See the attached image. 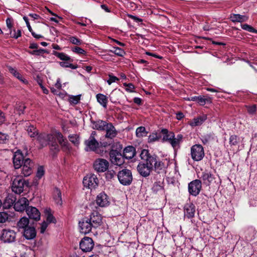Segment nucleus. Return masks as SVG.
Returning <instances> with one entry per match:
<instances>
[{"mask_svg":"<svg viewBox=\"0 0 257 257\" xmlns=\"http://www.w3.org/2000/svg\"><path fill=\"white\" fill-rule=\"evenodd\" d=\"M214 139L213 134L210 133L201 136V140L204 145H207Z\"/></svg>","mask_w":257,"mask_h":257,"instance_id":"nucleus-44","label":"nucleus"},{"mask_svg":"<svg viewBox=\"0 0 257 257\" xmlns=\"http://www.w3.org/2000/svg\"><path fill=\"white\" fill-rule=\"evenodd\" d=\"M207 116L203 115L193 118L190 121L189 124L192 126H196L201 125L206 119Z\"/></svg>","mask_w":257,"mask_h":257,"instance_id":"nucleus-29","label":"nucleus"},{"mask_svg":"<svg viewBox=\"0 0 257 257\" xmlns=\"http://www.w3.org/2000/svg\"><path fill=\"white\" fill-rule=\"evenodd\" d=\"M163 184V182L161 181L155 182L152 188V191L156 194L163 193L164 192Z\"/></svg>","mask_w":257,"mask_h":257,"instance_id":"nucleus-28","label":"nucleus"},{"mask_svg":"<svg viewBox=\"0 0 257 257\" xmlns=\"http://www.w3.org/2000/svg\"><path fill=\"white\" fill-rule=\"evenodd\" d=\"M8 69L11 74H12L15 77H16L19 80L21 81L23 83H24V84L28 83V81L24 79L22 75L19 72H18L16 69L13 68L11 66H8Z\"/></svg>","mask_w":257,"mask_h":257,"instance_id":"nucleus-31","label":"nucleus"},{"mask_svg":"<svg viewBox=\"0 0 257 257\" xmlns=\"http://www.w3.org/2000/svg\"><path fill=\"white\" fill-rule=\"evenodd\" d=\"M109 198L104 192L100 193L96 197V203L100 207H106L109 204Z\"/></svg>","mask_w":257,"mask_h":257,"instance_id":"nucleus-18","label":"nucleus"},{"mask_svg":"<svg viewBox=\"0 0 257 257\" xmlns=\"http://www.w3.org/2000/svg\"><path fill=\"white\" fill-rule=\"evenodd\" d=\"M88 219L93 228H96L102 224V217L97 212H92Z\"/></svg>","mask_w":257,"mask_h":257,"instance_id":"nucleus-14","label":"nucleus"},{"mask_svg":"<svg viewBox=\"0 0 257 257\" xmlns=\"http://www.w3.org/2000/svg\"><path fill=\"white\" fill-rule=\"evenodd\" d=\"M29 200L25 197L20 198L14 204V208L16 211L23 212L26 211L27 208L29 206Z\"/></svg>","mask_w":257,"mask_h":257,"instance_id":"nucleus-15","label":"nucleus"},{"mask_svg":"<svg viewBox=\"0 0 257 257\" xmlns=\"http://www.w3.org/2000/svg\"><path fill=\"white\" fill-rule=\"evenodd\" d=\"M10 215L6 212H0V223H4L9 220Z\"/></svg>","mask_w":257,"mask_h":257,"instance_id":"nucleus-49","label":"nucleus"},{"mask_svg":"<svg viewBox=\"0 0 257 257\" xmlns=\"http://www.w3.org/2000/svg\"><path fill=\"white\" fill-rule=\"evenodd\" d=\"M29 219L26 217L21 218L17 223V226L19 228L25 229L28 227Z\"/></svg>","mask_w":257,"mask_h":257,"instance_id":"nucleus-41","label":"nucleus"},{"mask_svg":"<svg viewBox=\"0 0 257 257\" xmlns=\"http://www.w3.org/2000/svg\"><path fill=\"white\" fill-rule=\"evenodd\" d=\"M54 199L55 202L58 205H61L62 203V200L61 198V193L60 190L56 188L54 190Z\"/></svg>","mask_w":257,"mask_h":257,"instance_id":"nucleus-43","label":"nucleus"},{"mask_svg":"<svg viewBox=\"0 0 257 257\" xmlns=\"http://www.w3.org/2000/svg\"><path fill=\"white\" fill-rule=\"evenodd\" d=\"M48 145L50 147L51 150L56 152L59 151V146L56 142V132L53 134H47Z\"/></svg>","mask_w":257,"mask_h":257,"instance_id":"nucleus-20","label":"nucleus"},{"mask_svg":"<svg viewBox=\"0 0 257 257\" xmlns=\"http://www.w3.org/2000/svg\"><path fill=\"white\" fill-rule=\"evenodd\" d=\"M37 140L39 143L41 148L47 146L48 145L47 134L42 133L39 135L38 134Z\"/></svg>","mask_w":257,"mask_h":257,"instance_id":"nucleus-30","label":"nucleus"},{"mask_svg":"<svg viewBox=\"0 0 257 257\" xmlns=\"http://www.w3.org/2000/svg\"><path fill=\"white\" fill-rule=\"evenodd\" d=\"M72 51L74 52H75L76 53L79 54H83L85 53V51L81 48L80 47H75L72 49Z\"/></svg>","mask_w":257,"mask_h":257,"instance_id":"nucleus-61","label":"nucleus"},{"mask_svg":"<svg viewBox=\"0 0 257 257\" xmlns=\"http://www.w3.org/2000/svg\"><path fill=\"white\" fill-rule=\"evenodd\" d=\"M83 183L85 187H87L89 189H95L98 186V180L95 175L90 174L84 177Z\"/></svg>","mask_w":257,"mask_h":257,"instance_id":"nucleus-7","label":"nucleus"},{"mask_svg":"<svg viewBox=\"0 0 257 257\" xmlns=\"http://www.w3.org/2000/svg\"><path fill=\"white\" fill-rule=\"evenodd\" d=\"M104 131H106L105 137L111 140L117 135V132L111 123H108Z\"/></svg>","mask_w":257,"mask_h":257,"instance_id":"nucleus-25","label":"nucleus"},{"mask_svg":"<svg viewBox=\"0 0 257 257\" xmlns=\"http://www.w3.org/2000/svg\"><path fill=\"white\" fill-rule=\"evenodd\" d=\"M70 42L72 44L76 45H80L82 43V40L78 39L75 37H71L70 38Z\"/></svg>","mask_w":257,"mask_h":257,"instance_id":"nucleus-55","label":"nucleus"},{"mask_svg":"<svg viewBox=\"0 0 257 257\" xmlns=\"http://www.w3.org/2000/svg\"><path fill=\"white\" fill-rule=\"evenodd\" d=\"M26 212L29 219L36 221L40 220L41 213L37 208L33 206H28L26 209Z\"/></svg>","mask_w":257,"mask_h":257,"instance_id":"nucleus-16","label":"nucleus"},{"mask_svg":"<svg viewBox=\"0 0 257 257\" xmlns=\"http://www.w3.org/2000/svg\"><path fill=\"white\" fill-rule=\"evenodd\" d=\"M25 108L26 106L22 103H17L16 109L18 111L19 114L24 113V111Z\"/></svg>","mask_w":257,"mask_h":257,"instance_id":"nucleus-53","label":"nucleus"},{"mask_svg":"<svg viewBox=\"0 0 257 257\" xmlns=\"http://www.w3.org/2000/svg\"><path fill=\"white\" fill-rule=\"evenodd\" d=\"M117 178L121 184L125 186L130 185L133 181L132 171L127 169H122L118 172Z\"/></svg>","mask_w":257,"mask_h":257,"instance_id":"nucleus-2","label":"nucleus"},{"mask_svg":"<svg viewBox=\"0 0 257 257\" xmlns=\"http://www.w3.org/2000/svg\"><path fill=\"white\" fill-rule=\"evenodd\" d=\"M160 133H162L163 135H164L163 138V141L164 142H168L170 143L171 139H173L174 137V133L173 132H169L168 130L165 128L162 129Z\"/></svg>","mask_w":257,"mask_h":257,"instance_id":"nucleus-34","label":"nucleus"},{"mask_svg":"<svg viewBox=\"0 0 257 257\" xmlns=\"http://www.w3.org/2000/svg\"><path fill=\"white\" fill-rule=\"evenodd\" d=\"M109 157L111 163L114 165L120 166L124 163L123 155L117 150L111 149L109 152Z\"/></svg>","mask_w":257,"mask_h":257,"instance_id":"nucleus-6","label":"nucleus"},{"mask_svg":"<svg viewBox=\"0 0 257 257\" xmlns=\"http://www.w3.org/2000/svg\"><path fill=\"white\" fill-rule=\"evenodd\" d=\"M33 166L34 163L29 158L25 159L24 163L20 168L22 174L25 177L30 175L33 172Z\"/></svg>","mask_w":257,"mask_h":257,"instance_id":"nucleus-13","label":"nucleus"},{"mask_svg":"<svg viewBox=\"0 0 257 257\" xmlns=\"http://www.w3.org/2000/svg\"><path fill=\"white\" fill-rule=\"evenodd\" d=\"M188 192L194 196L198 195L201 189V181L198 179H195L188 184Z\"/></svg>","mask_w":257,"mask_h":257,"instance_id":"nucleus-8","label":"nucleus"},{"mask_svg":"<svg viewBox=\"0 0 257 257\" xmlns=\"http://www.w3.org/2000/svg\"><path fill=\"white\" fill-rule=\"evenodd\" d=\"M161 138V133L157 132H153L151 133L148 137V143H153L155 142L158 141Z\"/></svg>","mask_w":257,"mask_h":257,"instance_id":"nucleus-38","label":"nucleus"},{"mask_svg":"<svg viewBox=\"0 0 257 257\" xmlns=\"http://www.w3.org/2000/svg\"><path fill=\"white\" fill-rule=\"evenodd\" d=\"M166 167L164 162L158 160H157V163H155V165L153 166V169L155 172L157 173H161L165 171Z\"/></svg>","mask_w":257,"mask_h":257,"instance_id":"nucleus-33","label":"nucleus"},{"mask_svg":"<svg viewBox=\"0 0 257 257\" xmlns=\"http://www.w3.org/2000/svg\"><path fill=\"white\" fill-rule=\"evenodd\" d=\"M124 85L125 86H127V88H126V91H129V92H133L134 89H135V86L132 83H128V84H124Z\"/></svg>","mask_w":257,"mask_h":257,"instance_id":"nucleus-63","label":"nucleus"},{"mask_svg":"<svg viewBox=\"0 0 257 257\" xmlns=\"http://www.w3.org/2000/svg\"><path fill=\"white\" fill-rule=\"evenodd\" d=\"M197 102L201 105L205 104V96H198Z\"/></svg>","mask_w":257,"mask_h":257,"instance_id":"nucleus-64","label":"nucleus"},{"mask_svg":"<svg viewBox=\"0 0 257 257\" xmlns=\"http://www.w3.org/2000/svg\"><path fill=\"white\" fill-rule=\"evenodd\" d=\"M29 53L32 55L42 56L45 53H48V51L44 49H39L33 51H28Z\"/></svg>","mask_w":257,"mask_h":257,"instance_id":"nucleus-48","label":"nucleus"},{"mask_svg":"<svg viewBox=\"0 0 257 257\" xmlns=\"http://www.w3.org/2000/svg\"><path fill=\"white\" fill-rule=\"evenodd\" d=\"M45 213L46 215L47 222L49 223L56 222V219L50 212V209H45Z\"/></svg>","mask_w":257,"mask_h":257,"instance_id":"nucleus-46","label":"nucleus"},{"mask_svg":"<svg viewBox=\"0 0 257 257\" xmlns=\"http://www.w3.org/2000/svg\"><path fill=\"white\" fill-rule=\"evenodd\" d=\"M190 154L191 158L194 161L202 160L205 156L204 148L200 144L192 146L191 148Z\"/></svg>","mask_w":257,"mask_h":257,"instance_id":"nucleus-4","label":"nucleus"},{"mask_svg":"<svg viewBox=\"0 0 257 257\" xmlns=\"http://www.w3.org/2000/svg\"><path fill=\"white\" fill-rule=\"evenodd\" d=\"M136 153V148L132 146H129L124 149L123 156L124 159L130 160L135 156Z\"/></svg>","mask_w":257,"mask_h":257,"instance_id":"nucleus-23","label":"nucleus"},{"mask_svg":"<svg viewBox=\"0 0 257 257\" xmlns=\"http://www.w3.org/2000/svg\"><path fill=\"white\" fill-rule=\"evenodd\" d=\"M256 108L255 105H252L251 106H247V112L249 114H253L256 111Z\"/></svg>","mask_w":257,"mask_h":257,"instance_id":"nucleus-60","label":"nucleus"},{"mask_svg":"<svg viewBox=\"0 0 257 257\" xmlns=\"http://www.w3.org/2000/svg\"><path fill=\"white\" fill-rule=\"evenodd\" d=\"M16 232L11 229H3L0 234V240L4 243H12L16 240Z\"/></svg>","mask_w":257,"mask_h":257,"instance_id":"nucleus-5","label":"nucleus"},{"mask_svg":"<svg viewBox=\"0 0 257 257\" xmlns=\"http://www.w3.org/2000/svg\"><path fill=\"white\" fill-rule=\"evenodd\" d=\"M241 27L242 29L246 31L257 34V30L247 24H242L241 25Z\"/></svg>","mask_w":257,"mask_h":257,"instance_id":"nucleus-50","label":"nucleus"},{"mask_svg":"<svg viewBox=\"0 0 257 257\" xmlns=\"http://www.w3.org/2000/svg\"><path fill=\"white\" fill-rule=\"evenodd\" d=\"M28 124V123L27 124ZM25 129L31 138H34L38 135V131L36 127L32 125H26Z\"/></svg>","mask_w":257,"mask_h":257,"instance_id":"nucleus-36","label":"nucleus"},{"mask_svg":"<svg viewBox=\"0 0 257 257\" xmlns=\"http://www.w3.org/2000/svg\"><path fill=\"white\" fill-rule=\"evenodd\" d=\"M195 206L193 203H187L184 207V216L188 218H192L194 216Z\"/></svg>","mask_w":257,"mask_h":257,"instance_id":"nucleus-21","label":"nucleus"},{"mask_svg":"<svg viewBox=\"0 0 257 257\" xmlns=\"http://www.w3.org/2000/svg\"><path fill=\"white\" fill-rule=\"evenodd\" d=\"M56 140L62 147L67 148V141L65 139L62 134L60 132H56Z\"/></svg>","mask_w":257,"mask_h":257,"instance_id":"nucleus-39","label":"nucleus"},{"mask_svg":"<svg viewBox=\"0 0 257 257\" xmlns=\"http://www.w3.org/2000/svg\"><path fill=\"white\" fill-rule=\"evenodd\" d=\"M108 162L104 159H96L93 163L94 170L98 173L104 172L108 169Z\"/></svg>","mask_w":257,"mask_h":257,"instance_id":"nucleus-9","label":"nucleus"},{"mask_svg":"<svg viewBox=\"0 0 257 257\" xmlns=\"http://www.w3.org/2000/svg\"><path fill=\"white\" fill-rule=\"evenodd\" d=\"M7 34L10 35V37L12 38L17 39L22 36V32L21 29H18L16 30L15 28H13V29L9 31Z\"/></svg>","mask_w":257,"mask_h":257,"instance_id":"nucleus-42","label":"nucleus"},{"mask_svg":"<svg viewBox=\"0 0 257 257\" xmlns=\"http://www.w3.org/2000/svg\"><path fill=\"white\" fill-rule=\"evenodd\" d=\"M8 140V136L0 133V144H5Z\"/></svg>","mask_w":257,"mask_h":257,"instance_id":"nucleus-62","label":"nucleus"},{"mask_svg":"<svg viewBox=\"0 0 257 257\" xmlns=\"http://www.w3.org/2000/svg\"><path fill=\"white\" fill-rule=\"evenodd\" d=\"M230 20L233 22H243L247 20L248 18L245 16L239 14H232L230 16Z\"/></svg>","mask_w":257,"mask_h":257,"instance_id":"nucleus-37","label":"nucleus"},{"mask_svg":"<svg viewBox=\"0 0 257 257\" xmlns=\"http://www.w3.org/2000/svg\"><path fill=\"white\" fill-rule=\"evenodd\" d=\"M25 159L20 151H17L13 156V164L16 169H20L24 163Z\"/></svg>","mask_w":257,"mask_h":257,"instance_id":"nucleus-17","label":"nucleus"},{"mask_svg":"<svg viewBox=\"0 0 257 257\" xmlns=\"http://www.w3.org/2000/svg\"><path fill=\"white\" fill-rule=\"evenodd\" d=\"M148 132L144 126L138 127L136 131V135L138 138H142L147 136Z\"/></svg>","mask_w":257,"mask_h":257,"instance_id":"nucleus-45","label":"nucleus"},{"mask_svg":"<svg viewBox=\"0 0 257 257\" xmlns=\"http://www.w3.org/2000/svg\"><path fill=\"white\" fill-rule=\"evenodd\" d=\"M108 123L105 121L99 120L93 123V128L99 131H104Z\"/></svg>","mask_w":257,"mask_h":257,"instance_id":"nucleus-35","label":"nucleus"},{"mask_svg":"<svg viewBox=\"0 0 257 257\" xmlns=\"http://www.w3.org/2000/svg\"><path fill=\"white\" fill-rule=\"evenodd\" d=\"M6 25L8 29L7 31L8 32L9 31L11 30L13 28H14V20L11 18H8L6 20Z\"/></svg>","mask_w":257,"mask_h":257,"instance_id":"nucleus-52","label":"nucleus"},{"mask_svg":"<svg viewBox=\"0 0 257 257\" xmlns=\"http://www.w3.org/2000/svg\"><path fill=\"white\" fill-rule=\"evenodd\" d=\"M96 97L98 102L104 108H106L108 102L107 97L103 94L98 93L96 95Z\"/></svg>","mask_w":257,"mask_h":257,"instance_id":"nucleus-32","label":"nucleus"},{"mask_svg":"<svg viewBox=\"0 0 257 257\" xmlns=\"http://www.w3.org/2000/svg\"><path fill=\"white\" fill-rule=\"evenodd\" d=\"M24 236L27 239H32L36 236V231L35 227L28 226L24 229Z\"/></svg>","mask_w":257,"mask_h":257,"instance_id":"nucleus-26","label":"nucleus"},{"mask_svg":"<svg viewBox=\"0 0 257 257\" xmlns=\"http://www.w3.org/2000/svg\"><path fill=\"white\" fill-rule=\"evenodd\" d=\"M183 136L181 134H178L176 137L174 135L173 139H172L169 143L174 150L178 149L180 147V144L183 142Z\"/></svg>","mask_w":257,"mask_h":257,"instance_id":"nucleus-24","label":"nucleus"},{"mask_svg":"<svg viewBox=\"0 0 257 257\" xmlns=\"http://www.w3.org/2000/svg\"><path fill=\"white\" fill-rule=\"evenodd\" d=\"M44 174V170L43 167L40 166L38 168L36 176L38 179H40Z\"/></svg>","mask_w":257,"mask_h":257,"instance_id":"nucleus-58","label":"nucleus"},{"mask_svg":"<svg viewBox=\"0 0 257 257\" xmlns=\"http://www.w3.org/2000/svg\"><path fill=\"white\" fill-rule=\"evenodd\" d=\"M137 170L139 174L144 177L150 175L153 169L145 164L144 162L140 163L137 167Z\"/></svg>","mask_w":257,"mask_h":257,"instance_id":"nucleus-19","label":"nucleus"},{"mask_svg":"<svg viewBox=\"0 0 257 257\" xmlns=\"http://www.w3.org/2000/svg\"><path fill=\"white\" fill-rule=\"evenodd\" d=\"M79 231L81 233L87 234L89 233L93 228L88 218H83L79 222Z\"/></svg>","mask_w":257,"mask_h":257,"instance_id":"nucleus-12","label":"nucleus"},{"mask_svg":"<svg viewBox=\"0 0 257 257\" xmlns=\"http://www.w3.org/2000/svg\"><path fill=\"white\" fill-rule=\"evenodd\" d=\"M29 182L25 181L22 176H18L13 181L12 191L16 194H21L24 191V187L28 186Z\"/></svg>","mask_w":257,"mask_h":257,"instance_id":"nucleus-3","label":"nucleus"},{"mask_svg":"<svg viewBox=\"0 0 257 257\" xmlns=\"http://www.w3.org/2000/svg\"><path fill=\"white\" fill-rule=\"evenodd\" d=\"M53 54L61 60L69 62L73 61V60L69 56L64 53L54 51Z\"/></svg>","mask_w":257,"mask_h":257,"instance_id":"nucleus-40","label":"nucleus"},{"mask_svg":"<svg viewBox=\"0 0 257 257\" xmlns=\"http://www.w3.org/2000/svg\"><path fill=\"white\" fill-rule=\"evenodd\" d=\"M80 98V95L72 96L70 97V102L71 103L76 104H77Z\"/></svg>","mask_w":257,"mask_h":257,"instance_id":"nucleus-57","label":"nucleus"},{"mask_svg":"<svg viewBox=\"0 0 257 257\" xmlns=\"http://www.w3.org/2000/svg\"><path fill=\"white\" fill-rule=\"evenodd\" d=\"M118 78L116 76L109 75V79L107 80V82L109 85H110L112 83L118 81Z\"/></svg>","mask_w":257,"mask_h":257,"instance_id":"nucleus-59","label":"nucleus"},{"mask_svg":"<svg viewBox=\"0 0 257 257\" xmlns=\"http://www.w3.org/2000/svg\"><path fill=\"white\" fill-rule=\"evenodd\" d=\"M201 178L203 183L208 186L213 182H215V177L214 175L206 171L202 173Z\"/></svg>","mask_w":257,"mask_h":257,"instance_id":"nucleus-22","label":"nucleus"},{"mask_svg":"<svg viewBox=\"0 0 257 257\" xmlns=\"http://www.w3.org/2000/svg\"><path fill=\"white\" fill-rule=\"evenodd\" d=\"M80 248L84 252L90 251L94 246L92 239L89 237H84L80 242Z\"/></svg>","mask_w":257,"mask_h":257,"instance_id":"nucleus-11","label":"nucleus"},{"mask_svg":"<svg viewBox=\"0 0 257 257\" xmlns=\"http://www.w3.org/2000/svg\"><path fill=\"white\" fill-rule=\"evenodd\" d=\"M59 64L60 66L63 67L70 68L72 69H75L77 68V65H74L71 63H70L68 62V61H64L63 62H60Z\"/></svg>","mask_w":257,"mask_h":257,"instance_id":"nucleus-51","label":"nucleus"},{"mask_svg":"<svg viewBox=\"0 0 257 257\" xmlns=\"http://www.w3.org/2000/svg\"><path fill=\"white\" fill-rule=\"evenodd\" d=\"M84 144L86 146L85 150L86 151H93L97 154L101 153L100 152H98V149L99 148V143L95 138L89 137L88 139L85 140Z\"/></svg>","mask_w":257,"mask_h":257,"instance_id":"nucleus-10","label":"nucleus"},{"mask_svg":"<svg viewBox=\"0 0 257 257\" xmlns=\"http://www.w3.org/2000/svg\"><path fill=\"white\" fill-rule=\"evenodd\" d=\"M69 140L75 146L78 145L79 142L78 138L76 136V135H72L69 136Z\"/></svg>","mask_w":257,"mask_h":257,"instance_id":"nucleus-56","label":"nucleus"},{"mask_svg":"<svg viewBox=\"0 0 257 257\" xmlns=\"http://www.w3.org/2000/svg\"><path fill=\"white\" fill-rule=\"evenodd\" d=\"M238 138L237 136L232 135L229 138V144L231 146H235L238 144Z\"/></svg>","mask_w":257,"mask_h":257,"instance_id":"nucleus-54","label":"nucleus"},{"mask_svg":"<svg viewBox=\"0 0 257 257\" xmlns=\"http://www.w3.org/2000/svg\"><path fill=\"white\" fill-rule=\"evenodd\" d=\"M109 52H112L118 56H123L124 51L120 48L114 47L113 49L110 50Z\"/></svg>","mask_w":257,"mask_h":257,"instance_id":"nucleus-47","label":"nucleus"},{"mask_svg":"<svg viewBox=\"0 0 257 257\" xmlns=\"http://www.w3.org/2000/svg\"><path fill=\"white\" fill-rule=\"evenodd\" d=\"M16 201V197L13 195H9L6 197L3 203V207L5 209H9L13 205Z\"/></svg>","mask_w":257,"mask_h":257,"instance_id":"nucleus-27","label":"nucleus"},{"mask_svg":"<svg viewBox=\"0 0 257 257\" xmlns=\"http://www.w3.org/2000/svg\"><path fill=\"white\" fill-rule=\"evenodd\" d=\"M140 157L145 164L153 169V166L157 163L159 157L155 154H151L149 151L143 149L140 154Z\"/></svg>","mask_w":257,"mask_h":257,"instance_id":"nucleus-1","label":"nucleus"}]
</instances>
